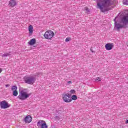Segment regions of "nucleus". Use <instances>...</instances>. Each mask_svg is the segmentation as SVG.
<instances>
[{
  "label": "nucleus",
  "mask_w": 128,
  "mask_h": 128,
  "mask_svg": "<svg viewBox=\"0 0 128 128\" xmlns=\"http://www.w3.org/2000/svg\"><path fill=\"white\" fill-rule=\"evenodd\" d=\"M12 94H13V96H18V91L16 90H14V91H13Z\"/></svg>",
  "instance_id": "obj_17"
},
{
  "label": "nucleus",
  "mask_w": 128,
  "mask_h": 128,
  "mask_svg": "<svg viewBox=\"0 0 128 128\" xmlns=\"http://www.w3.org/2000/svg\"><path fill=\"white\" fill-rule=\"evenodd\" d=\"M8 6L10 8H14V6H16V0H10Z\"/></svg>",
  "instance_id": "obj_12"
},
{
  "label": "nucleus",
  "mask_w": 128,
  "mask_h": 128,
  "mask_svg": "<svg viewBox=\"0 0 128 128\" xmlns=\"http://www.w3.org/2000/svg\"><path fill=\"white\" fill-rule=\"evenodd\" d=\"M112 48H114V44L112 43H108L105 46V48L106 50H112Z\"/></svg>",
  "instance_id": "obj_11"
},
{
  "label": "nucleus",
  "mask_w": 128,
  "mask_h": 128,
  "mask_svg": "<svg viewBox=\"0 0 128 128\" xmlns=\"http://www.w3.org/2000/svg\"><path fill=\"white\" fill-rule=\"evenodd\" d=\"M24 80L25 84H34L36 82V77L34 76H24Z\"/></svg>",
  "instance_id": "obj_4"
},
{
  "label": "nucleus",
  "mask_w": 128,
  "mask_h": 128,
  "mask_svg": "<svg viewBox=\"0 0 128 128\" xmlns=\"http://www.w3.org/2000/svg\"><path fill=\"white\" fill-rule=\"evenodd\" d=\"M26 89H24L20 91V94L18 96V98L22 100H24L26 98H28L30 96H32V93L28 94L26 92Z\"/></svg>",
  "instance_id": "obj_3"
},
{
  "label": "nucleus",
  "mask_w": 128,
  "mask_h": 128,
  "mask_svg": "<svg viewBox=\"0 0 128 128\" xmlns=\"http://www.w3.org/2000/svg\"><path fill=\"white\" fill-rule=\"evenodd\" d=\"M68 84H72V81H68Z\"/></svg>",
  "instance_id": "obj_28"
},
{
  "label": "nucleus",
  "mask_w": 128,
  "mask_h": 128,
  "mask_svg": "<svg viewBox=\"0 0 128 128\" xmlns=\"http://www.w3.org/2000/svg\"><path fill=\"white\" fill-rule=\"evenodd\" d=\"M126 124H128V120H126Z\"/></svg>",
  "instance_id": "obj_29"
},
{
  "label": "nucleus",
  "mask_w": 128,
  "mask_h": 128,
  "mask_svg": "<svg viewBox=\"0 0 128 128\" xmlns=\"http://www.w3.org/2000/svg\"><path fill=\"white\" fill-rule=\"evenodd\" d=\"M118 16H120L121 18V22L123 24L121 26H122V28H128V14L124 16V12H120L119 13Z\"/></svg>",
  "instance_id": "obj_2"
},
{
  "label": "nucleus",
  "mask_w": 128,
  "mask_h": 128,
  "mask_svg": "<svg viewBox=\"0 0 128 128\" xmlns=\"http://www.w3.org/2000/svg\"><path fill=\"white\" fill-rule=\"evenodd\" d=\"M22 88H20V90H22Z\"/></svg>",
  "instance_id": "obj_31"
},
{
  "label": "nucleus",
  "mask_w": 128,
  "mask_h": 128,
  "mask_svg": "<svg viewBox=\"0 0 128 128\" xmlns=\"http://www.w3.org/2000/svg\"><path fill=\"white\" fill-rule=\"evenodd\" d=\"M116 4V0H98L97 2V6L102 12H106L110 10L112 6Z\"/></svg>",
  "instance_id": "obj_1"
},
{
  "label": "nucleus",
  "mask_w": 128,
  "mask_h": 128,
  "mask_svg": "<svg viewBox=\"0 0 128 128\" xmlns=\"http://www.w3.org/2000/svg\"><path fill=\"white\" fill-rule=\"evenodd\" d=\"M70 96V94H66L63 97V100L65 102H72V97Z\"/></svg>",
  "instance_id": "obj_8"
},
{
  "label": "nucleus",
  "mask_w": 128,
  "mask_h": 128,
  "mask_svg": "<svg viewBox=\"0 0 128 128\" xmlns=\"http://www.w3.org/2000/svg\"><path fill=\"white\" fill-rule=\"evenodd\" d=\"M10 56V53L6 52L3 54L2 55V56L6 57V56Z\"/></svg>",
  "instance_id": "obj_19"
},
{
  "label": "nucleus",
  "mask_w": 128,
  "mask_h": 128,
  "mask_svg": "<svg viewBox=\"0 0 128 128\" xmlns=\"http://www.w3.org/2000/svg\"><path fill=\"white\" fill-rule=\"evenodd\" d=\"M70 92L71 94H76V90H70Z\"/></svg>",
  "instance_id": "obj_22"
},
{
  "label": "nucleus",
  "mask_w": 128,
  "mask_h": 128,
  "mask_svg": "<svg viewBox=\"0 0 128 128\" xmlns=\"http://www.w3.org/2000/svg\"><path fill=\"white\" fill-rule=\"evenodd\" d=\"M40 73H38V76H40Z\"/></svg>",
  "instance_id": "obj_30"
},
{
  "label": "nucleus",
  "mask_w": 128,
  "mask_h": 128,
  "mask_svg": "<svg viewBox=\"0 0 128 128\" xmlns=\"http://www.w3.org/2000/svg\"><path fill=\"white\" fill-rule=\"evenodd\" d=\"M71 99L72 100H78V96L76 95H73L72 96Z\"/></svg>",
  "instance_id": "obj_16"
},
{
  "label": "nucleus",
  "mask_w": 128,
  "mask_h": 128,
  "mask_svg": "<svg viewBox=\"0 0 128 128\" xmlns=\"http://www.w3.org/2000/svg\"><path fill=\"white\" fill-rule=\"evenodd\" d=\"M118 18V16H116L114 20V28L116 29V30L118 32H120V28H122V27L124 26H122V24L118 23V22H116V18Z\"/></svg>",
  "instance_id": "obj_7"
},
{
  "label": "nucleus",
  "mask_w": 128,
  "mask_h": 128,
  "mask_svg": "<svg viewBox=\"0 0 128 128\" xmlns=\"http://www.w3.org/2000/svg\"><path fill=\"white\" fill-rule=\"evenodd\" d=\"M0 106L1 108L6 109L10 108V105L8 104V102H6V100H4L0 102Z\"/></svg>",
  "instance_id": "obj_9"
},
{
  "label": "nucleus",
  "mask_w": 128,
  "mask_h": 128,
  "mask_svg": "<svg viewBox=\"0 0 128 128\" xmlns=\"http://www.w3.org/2000/svg\"><path fill=\"white\" fill-rule=\"evenodd\" d=\"M90 50H91L92 52H95L94 51L92 50V48H90Z\"/></svg>",
  "instance_id": "obj_26"
},
{
  "label": "nucleus",
  "mask_w": 128,
  "mask_h": 128,
  "mask_svg": "<svg viewBox=\"0 0 128 128\" xmlns=\"http://www.w3.org/2000/svg\"><path fill=\"white\" fill-rule=\"evenodd\" d=\"M100 80H102V79L100 78H96V79H95V81L96 82H100Z\"/></svg>",
  "instance_id": "obj_20"
},
{
  "label": "nucleus",
  "mask_w": 128,
  "mask_h": 128,
  "mask_svg": "<svg viewBox=\"0 0 128 128\" xmlns=\"http://www.w3.org/2000/svg\"><path fill=\"white\" fill-rule=\"evenodd\" d=\"M2 72V69L0 68V72Z\"/></svg>",
  "instance_id": "obj_27"
},
{
  "label": "nucleus",
  "mask_w": 128,
  "mask_h": 128,
  "mask_svg": "<svg viewBox=\"0 0 128 128\" xmlns=\"http://www.w3.org/2000/svg\"><path fill=\"white\" fill-rule=\"evenodd\" d=\"M71 38H66L65 42H70V40Z\"/></svg>",
  "instance_id": "obj_23"
},
{
  "label": "nucleus",
  "mask_w": 128,
  "mask_h": 128,
  "mask_svg": "<svg viewBox=\"0 0 128 128\" xmlns=\"http://www.w3.org/2000/svg\"><path fill=\"white\" fill-rule=\"evenodd\" d=\"M54 36V32L52 30L46 31L44 34L46 40H52Z\"/></svg>",
  "instance_id": "obj_5"
},
{
  "label": "nucleus",
  "mask_w": 128,
  "mask_h": 128,
  "mask_svg": "<svg viewBox=\"0 0 128 128\" xmlns=\"http://www.w3.org/2000/svg\"><path fill=\"white\" fill-rule=\"evenodd\" d=\"M24 120L26 124H30V122H32V118L31 116L28 115L25 117Z\"/></svg>",
  "instance_id": "obj_10"
},
{
  "label": "nucleus",
  "mask_w": 128,
  "mask_h": 128,
  "mask_svg": "<svg viewBox=\"0 0 128 128\" xmlns=\"http://www.w3.org/2000/svg\"><path fill=\"white\" fill-rule=\"evenodd\" d=\"M123 4H126L128 6V0H124L123 2Z\"/></svg>",
  "instance_id": "obj_21"
},
{
  "label": "nucleus",
  "mask_w": 128,
  "mask_h": 128,
  "mask_svg": "<svg viewBox=\"0 0 128 128\" xmlns=\"http://www.w3.org/2000/svg\"><path fill=\"white\" fill-rule=\"evenodd\" d=\"M28 30L29 34H32V33L34 32V27L30 25L28 26Z\"/></svg>",
  "instance_id": "obj_14"
},
{
  "label": "nucleus",
  "mask_w": 128,
  "mask_h": 128,
  "mask_svg": "<svg viewBox=\"0 0 128 128\" xmlns=\"http://www.w3.org/2000/svg\"><path fill=\"white\" fill-rule=\"evenodd\" d=\"M18 90V86H12V90L14 91Z\"/></svg>",
  "instance_id": "obj_18"
},
{
  "label": "nucleus",
  "mask_w": 128,
  "mask_h": 128,
  "mask_svg": "<svg viewBox=\"0 0 128 128\" xmlns=\"http://www.w3.org/2000/svg\"><path fill=\"white\" fill-rule=\"evenodd\" d=\"M84 10H85L86 14H90V10L88 8V7H85L84 8Z\"/></svg>",
  "instance_id": "obj_15"
},
{
  "label": "nucleus",
  "mask_w": 128,
  "mask_h": 128,
  "mask_svg": "<svg viewBox=\"0 0 128 128\" xmlns=\"http://www.w3.org/2000/svg\"><path fill=\"white\" fill-rule=\"evenodd\" d=\"M10 86V84H8L6 85V88H8Z\"/></svg>",
  "instance_id": "obj_25"
},
{
  "label": "nucleus",
  "mask_w": 128,
  "mask_h": 128,
  "mask_svg": "<svg viewBox=\"0 0 128 128\" xmlns=\"http://www.w3.org/2000/svg\"><path fill=\"white\" fill-rule=\"evenodd\" d=\"M36 42V38H32L30 40V42H28V44L30 46H34V44H35Z\"/></svg>",
  "instance_id": "obj_13"
},
{
  "label": "nucleus",
  "mask_w": 128,
  "mask_h": 128,
  "mask_svg": "<svg viewBox=\"0 0 128 128\" xmlns=\"http://www.w3.org/2000/svg\"><path fill=\"white\" fill-rule=\"evenodd\" d=\"M37 126L38 128H48V125L46 124V121L43 120H39L37 123Z\"/></svg>",
  "instance_id": "obj_6"
},
{
  "label": "nucleus",
  "mask_w": 128,
  "mask_h": 128,
  "mask_svg": "<svg viewBox=\"0 0 128 128\" xmlns=\"http://www.w3.org/2000/svg\"><path fill=\"white\" fill-rule=\"evenodd\" d=\"M55 118H56V120H60V116H55Z\"/></svg>",
  "instance_id": "obj_24"
}]
</instances>
